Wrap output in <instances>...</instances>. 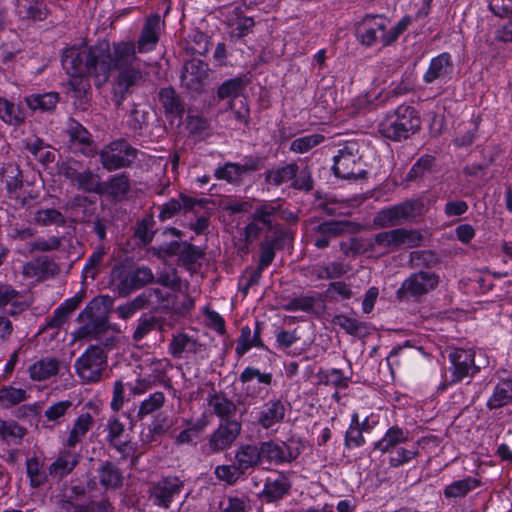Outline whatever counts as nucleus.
I'll return each instance as SVG.
<instances>
[{"mask_svg": "<svg viewBox=\"0 0 512 512\" xmlns=\"http://www.w3.org/2000/svg\"><path fill=\"white\" fill-rule=\"evenodd\" d=\"M479 480L473 477H466L464 479L456 480L447 485L444 488V496L446 498H462L465 497L469 492L479 486Z\"/></svg>", "mask_w": 512, "mask_h": 512, "instance_id": "obj_47", "label": "nucleus"}, {"mask_svg": "<svg viewBox=\"0 0 512 512\" xmlns=\"http://www.w3.org/2000/svg\"><path fill=\"white\" fill-rule=\"evenodd\" d=\"M439 284V276L431 271H419L411 274L406 278L397 294L399 297L410 295L412 297H420L434 290Z\"/></svg>", "mask_w": 512, "mask_h": 512, "instance_id": "obj_17", "label": "nucleus"}, {"mask_svg": "<svg viewBox=\"0 0 512 512\" xmlns=\"http://www.w3.org/2000/svg\"><path fill=\"white\" fill-rule=\"evenodd\" d=\"M208 65L199 59H192L184 65L181 74L182 85L191 92H201L207 78Z\"/></svg>", "mask_w": 512, "mask_h": 512, "instance_id": "obj_18", "label": "nucleus"}, {"mask_svg": "<svg viewBox=\"0 0 512 512\" xmlns=\"http://www.w3.org/2000/svg\"><path fill=\"white\" fill-rule=\"evenodd\" d=\"M64 133L68 138L67 143L71 151L81 153L86 157H93L97 154L96 144L91 133L75 119H68Z\"/></svg>", "mask_w": 512, "mask_h": 512, "instance_id": "obj_13", "label": "nucleus"}, {"mask_svg": "<svg viewBox=\"0 0 512 512\" xmlns=\"http://www.w3.org/2000/svg\"><path fill=\"white\" fill-rule=\"evenodd\" d=\"M26 118L24 110L15 102L0 96V120L10 126H20Z\"/></svg>", "mask_w": 512, "mask_h": 512, "instance_id": "obj_36", "label": "nucleus"}, {"mask_svg": "<svg viewBox=\"0 0 512 512\" xmlns=\"http://www.w3.org/2000/svg\"><path fill=\"white\" fill-rule=\"evenodd\" d=\"M166 252L169 255H179L180 261L189 270L203 257V252L200 248L186 242L183 244L172 242L167 247Z\"/></svg>", "mask_w": 512, "mask_h": 512, "instance_id": "obj_34", "label": "nucleus"}, {"mask_svg": "<svg viewBox=\"0 0 512 512\" xmlns=\"http://www.w3.org/2000/svg\"><path fill=\"white\" fill-rule=\"evenodd\" d=\"M285 414L286 407L284 402L280 399H271L267 401L258 412L257 423L263 429H269L281 423Z\"/></svg>", "mask_w": 512, "mask_h": 512, "instance_id": "obj_29", "label": "nucleus"}, {"mask_svg": "<svg viewBox=\"0 0 512 512\" xmlns=\"http://www.w3.org/2000/svg\"><path fill=\"white\" fill-rule=\"evenodd\" d=\"M453 61L450 53L443 52L430 60L429 66L423 74V81L432 84L436 81L450 79L453 72Z\"/></svg>", "mask_w": 512, "mask_h": 512, "instance_id": "obj_21", "label": "nucleus"}, {"mask_svg": "<svg viewBox=\"0 0 512 512\" xmlns=\"http://www.w3.org/2000/svg\"><path fill=\"white\" fill-rule=\"evenodd\" d=\"M234 460L246 474L258 467L263 462L260 442L239 445Z\"/></svg>", "mask_w": 512, "mask_h": 512, "instance_id": "obj_27", "label": "nucleus"}, {"mask_svg": "<svg viewBox=\"0 0 512 512\" xmlns=\"http://www.w3.org/2000/svg\"><path fill=\"white\" fill-rule=\"evenodd\" d=\"M75 183L85 192H99L101 189L99 176L89 169L82 171Z\"/></svg>", "mask_w": 512, "mask_h": 512, "instance_id": "obj_60", "label": "nucleus"}, {"mask_svg": "<svg viewBox=\"0 0 512 512\" xmlns=\"http://www.w3.org/2000/svg\"><path fill=\"white\" fill-rule=\"evenodd\" d=\"M332 323L336 326H339L347 334L353 336L359 335L363 330L366 329L365 323L344 314L335 315L332 319Z\"/></svg>", "mask_w": 512, "mask_h": 512, "instance_id": "obj_55", "label": "nucleus"}, {"mask_svg": "<svg viewBox=\"0 0 512 512\" xmlns=\"http://www.w3.org/2000/svg\"><path fill=\"white\" fill-rule=\"evenodd\" d=\"M26 429L14 420H3L0 418V436L3 439H22Z\"/></svg>", "mask_w": 512, "mask_h": 512, "instance_id": "obj_61", "label": "nucleus"}, {"mask_svg": "<svg viewBox=\"0 0 512 512\" xmlns=\"http://www.w3.org/2000/svg\"><path fill=\"white\" fill-rule=\"evenodd\" d=\"M160 33V16L158 14H153L146 19L137 43L135 44L138 53L143 54L153 51L159 42Z\"/></svg>", "mask_w": 512, "mask_h": 512, "instance_id": "obj_19", "label": "nucleus"}, {"mask_svg": "<svg viewBox=\"0 0 512 512\" xmlns=\"http://www.w3.org/2000/svg\"><path fill=\"white\" fill-rule=\"evenodd\" d=\"M72 407L73 403L71 400L53 402L45 409L43 416L47 422L53 425H60L65 421V417Z\"/></svg>", "mask_w": 512, "mask_h": 512, "instance_id": "obj_48", "label": "nucleus"}, {"mask_svg": "<svg viewBox=\"0 0 512 512\" xmlns=\"http://www.w3.org/2000/svg\"><path fill=\"white\" fill-rule=\"evenodd\" d=\"M154 281V274L149 267H138L126 275L118 284V293L127 296L132 291L140 289Z\"/></svg>", "mask_w": 512, "mask_h": 512, "instance_id": "obj_26", "label": "nucleus"}, {"mask_svg": "<svg viewBox=\"0 0 512 512\" xmlns=\"http://www.w3.org/2000/svg\"><path fill=\"white\" fill-rule=\"evenodd\" d=\"M107 366L105 350L96 345L89 346L75 361L78 376L86 383H96L101 380L102 372Z\"/></svg>", "mask_w": 512, "mask_h": 512, "instance_id": "obj_6", "label": "nucleus"}, {"mask_svg": "<svg viewBox=\"0 0 512 512\" xmlns=\"http://www.w3.org/2000/svg\"><path fill=\"white\" fill-rule=\"evenodd\" d=\"M264 348V343L261 339V327L259 322H256L254 332L248 325L241 328L240 336L237 339L235 353L238 358L243 357L251 348Z\"/></svg>", "mask_w": 512, "mask_h": 512, "instance_id": "obj_33", "label": "nucleus"}, {"mask_svg": "<svg viewBox=\"0 0 512 512\" xmlns=\"http://www.w3.org/2000/svg\"><path fill=\"white\" fill-rule=\"evenodd\" d=\"M418 213L419 204L416 201H405L380 210L374 218V224L381 228L398 226L415 218Z\"/></svg>", "mask_w": 512, "mask_h": 512, "instance_id": "obj_14", "label": "nucleus"}, {"mask_svg": "<svg viewBox=\"0 0 512 512\" xmlns=\"http://www.w3.org/2000/svg\"><path fill=\"white\" fill-rule=\"evenodd\" d=\"M0 174L5 182L8 197L15 200L22 208L30 207L31 202L37 198V195L31 193L28 195L21 194L23 180L19 166L12 162L6 163L2 167Z\"/></svg>", "mask_w": 512, "mask_h": 512, "instance_id": "obj_16", "label": "nucleus"}, {"mask_svg": "<svg viewBox=\"0 0 512 512\" xmlns=\"http://www.w3.org/2000/svg\"><path fill=\"white\" fill-rule=\"evenodd\" d=\"M133 41H118L110 45L101 40L94 45H73L63 50L61 64L69 75L68 85L80 97L90 89L89 78L96 87H102L113 69L133 66L139 58Z\"/></svg>", "mask_w": 512, "mask_h": 512, "instance_id": "obj_1", "label": "nucleus"}, {"mask_svg": "<svg viewBox=\"0 0 512 512\" xmlns=\"http://www.w3.org/2000/svg\"><path fill=\"white\" fill-rule=\"evenodd\" d=\"M81 456L72 449L61 450L55 460L49 465V475L58 480L63 479L75 469Z\"/></svg>", "mask_w": 512, "mask_h": 512, "instance_id": "obj_25", "label": "nucleus"}, {"mask_svg": "<svg viewBox=\"0 0 512 512\" xmlns=\"http://www.w3.org/2000/svg\"><path fill=\"white\" fill-rule=\"evenodd\" d=\"M159 101L166 114L181 117L184 113V105L172 87H165L159 91Z\"/></svg>", "mask_w": 512, "mask_h": 512, "instance_id": "obj_40", "label": "nucleus"}, {"mask_svg": "<svg viewBox=\"0 0 512 512\" xmlns=\"http://www.w3.org/2000/svg\"><path fill=\"white\" fill-rule=\"evenodd\" d=\"M332 170L335 176L347 180L363 179L367 174L355 144L345 145L338 150L334 156Z\"/></svg>", "mask_w": 512, "mask_h": 512, "instance_id": "obj_7", "label": "nucleus"}, {"mask_svg": "<svg viewBox=\"0 0 512 512\" xmlns=\"http://www.w3.org/2000/svg\"><path fill=\"white\" fill-rule=\"evenodd\" d=\"M243 391L248 399L264 398L269 393L273 381L271 372H261L258 368L247 366L239 375Z\"/></svg>", "mask_w": 512, "mask_h": 512, "instance_id": "obj_11", "label": "nucleus"}, {"mask_svg": "<svg viewBox=\"0 0 512 512\" xmlns=\"http://www.w3.org/2000/svg\"><path fill=\"white\" fill-rule=\"evenodd\" d=\"M324 141V136L321 134H310L302 136L293 140L290 144V150L303 154L310 151Z\"/></svg>", "mask_w": 512, "mask_h": 512, "instance_id": "obj_57", "label": "nucleus"}, {"mask_svg": "<svg viewBox=\"0 0 512 512\" xmlns=\"http://www.w3.org/2000/svg\"><path fill=\"white\" fill-rule=\"evenodd\" d=\"M104 431L108 446L120 454L121 460L132 458V465H134L138 458L134 456L135 446L126 434L125 424L118 417L112 416L107 420Z\"/></svg>", "mask_w": 512, "mask_h": 512, "instance_id": "obj_9", "label": "nucleus"}, {"mask_svg": "<svg viewBox=\"0 0 512 512\" xmlns=\"http://www.w3.org/2000/svg\"><path fill=\"white\" fill-rule=\"evenodd\" d=\"M158 323V320L156 317L151 316L147 317L142 316L137 321L136 329L133 333V340L134 341H141L144 337H146L151 331H153Z\"/></svg>", "mask_w": 512, "mask_h": 512, "instance_id": "obj_63", "label": "nucleus"}, {"mask_svg": "<svg viewBox=\"0 0 512 512\" xmlns=\"http://www.w3.org/2000/svg\"><path fill=\"white\" fill-rule=\"evenodd\" d=\"M207 403L220 422L237 420V405L225 393L213 390L207 397Z\"/></svg>", "mask_w": 512, "mask_h": 512, "instance_id": "obj_28", "label": "nucleus"}, {"mask_svg": "<svg viewBox=\"0 0 512 512\" xmlns=\"http://www.w3.org/2000/svg\"><path fill=\"white\" fill-rule=\"evenodd\" d=\"M107 254V249L103 245H98L92 254L88 257L86 264L82 270L83 278H90L94 280L100 273V265L104 256Z\"/></svg>", "mask_w": 512, "mask_h": 512, "instance_id": "obj_49", "label": "nucleus"}, {"mask_svg": "<svg viewBox=\"0 0 512 512\" xmlns=\"http://www.w3.org/2000/svg\"><path fill=\"white\" fill-rule=\"evenodd\" d=\"M291 489V482L288 476L282 472L275 477H268L265 480L264 487L260 497L267 503H273L281 500Z\"/></svg>", "mask_w": 512, "mask_h": 512, "instance_id": "obj_23", "label": "nucleus"}, {"mask_svg": "<svg viewBox=\"0 0 512 512\" xmlns=\"http://www.w3.org/2000/svg\"><path fill=\"white\" fill-rule=\"evenodd\" d=\"M281 204L275 201L265 202L256 208L253 216L254 220L259 221L264 227L272 228L275 216L279 213Z\"/></svg>", "mask_w": 512, "mask_h": 512, "instance_id": "obj_50", "label": "nucleus"}, {"mask_svg": "<svg viewBox=\"0 0 512 512\" xmlns=\"http://www.w3.org/2000/svg\"><path fill=\"white\" fill-rule=\"evenodd\" d=\"M412 22L413 18L406 15L390 27V20L386 16L367 14L358 24L357 37L366 47L377 44L388 47L398 40Z\"/></svg>", "mask_w": 512, "mask_h": 512, "instance_id": "obj_2", "label": "nucleus"}, {"mask_svg": "<svg viewBox=\"0 0 512 512\" xmlns=\"http://www.w3.org/2000/svg\"><path fill=\"white\" fill-rule=\"evenodd\" d=\"M119 74L115 81L114 95L117 98V103L120 104L130 88L139 84L143 79V72L140 67L129 66L120 68Z\"/></svg>", "mask_w": 512, "mask_h": 512, "instance_id": "obj_22", "label": "nucleus"}, {"mask_svg": "<svg viewBox=\"0 0 512 512\" xmlns=\"http://www.w3.org/2000/svg\"><path fill=\"white\" fill-rule=\"evenodd\" d=\"M512 402V382L502 381L498 383L492 395L487 401V407L490 410L504 407Z\"/></svg>", "mask_w": 512, "mask_h": 512, "instance_id": "obj_44", "label": "nucleus"}, {"mask_svg": "<svg viewBox=\"0 0 512 512\" xmlns=\"http://www.w3.org/2000/svg\"><path fill=\"white\" fill-rule=\"evenodd\" d=\"M164 403L165 395L163 392L156 391L150 394L148 398L141 402L137 412V417L141 420L144 419L146 416L162 408Z\"/></svg>", "mask_w": 512, "mask_h": 512, "instance_id": "obj_53", "label": "nucleus"}, {"mask_svg": "<svg viewBox=\"0 0 512 512\" xmlns=\"http://www.w3.org/2000/svg\"><path fill=\"white\" fill-rule=\"evenodd\" d=\"M243 87L244 82L241 78L228 79L218 88V98L221 100L226 98H236L240 95Z\"/></svg>", "mask_w": 512, "mask_h": 512, "instance_id": "obj_58", "label": "nucleus"}, {"mask_svg": "<svg viewBox=\"0 0 512 512\" xmlns=\"http://www.w3.org/2000/svg\"><path fill=\"white\" fill-rule=\"evenodd\" d=\"M355 224L348 220H329L318 224L314 228L316 234H323L328 239L336 238L345 233L352 232Z\"/></svg>", "mask_w": 512, "mask_h": 512, "instance_id": "obj_38", "label": "nucleus"}, {"mask_svg": "<svg viewBox=\"0 0 512 512\" xmlns=\"http://www.w3.org/2000/svg\"><path fill=\"white\" fill-rule=\"evenodd\" d=\"M363 431L358 428V413L354 412L351 415L349 427L345 433L344 445L346 448H359L366 443L363 436Z\"/></svg>", "mask_w": 512, "mask_h": 512, "instance_id": "obj_51", "label": "nucleus"}, {"mask_svg": "<svg viewBox=\"0 0 512 512\" xmlns=\"http://www.w3.org/2000/svg\"><path fill=\"white\" fill-rule=\"evenodd\" d=\"M389 453V466L391 468H399L416 459L420 455V450L418 443H413L408 447H396L394 451Z\"/></svg>", "mask_w": 512, "mask_h": 512, "instance_id": "obj_42", "label": "nucleus"}, {"mask_svg": "<svg viewBox=\"0 0 512 512\" xmlns=\"http://www.w3.org/2000/svg\"><path fill=\"white\" fill-rule=\"evenodd\" d=\"M475 354L472 350L455 349L449 354L451 366L444 372L443 381L439 386L445 390L448 386L472 377L479 372V367L474 363Z\"/></svg>", "mask_w": 512, "mask_h": 512, "instance_id": "obj_5", "label": "nucleus"}, {"mask_svg": "<svg viewBox=\"0 0 512 512\" xmlns=\"http://www.w3.org/2000/svg\"><path fill=\"white\" fill-rule=\"evenodd\" d=\"M184 488V482L177 476H165L151 484L149 488L150 500L154 505L168 509L175 497L179 496Z\"/></svg>", "mask_w": 512, "mask_h": 512, "instance_id": "obj_15", "label": "nucleus"}, {"mask_svg": "<svg viewBox=\"0 0 512 512\" xmlns=\"http://www.w3.org/2000/svg\"><path fill=\"white\" fill-rule=\"evenodd\" d=\"M267 184L278 187L289 183L295 190L309 192L313 189V179L308 167L300 170L296 162L287 163L266 171Z\"/></svg>", "mask_w": 512, "mask_h": 512, "instance_id": "obj_4", "label": "nucleus"}, {"mask_svg": "<svg viewBox=\"0 0 512 512\" xmlns=\"http://www.w3.org/2000/svg\"><path fill=\"white\" fill-rule=\"evenodd\" d=\"M201 344L186 333H177L172 335L168 346V352L173 358L180 359L184 353L196 354Z\"/></svg>", "mask_w": 512, "mask_h": 512, "instance_id": "obj_35", "label": "nucleus"}, {"mask_svg": "<svg viewBox=\"0 0 512 512\" xmlns=\"http://www.w3.org/2000/svg\"><path fill=\"white\" fill-rule=\"evenodd\" d=\"M215 477L227 485L233 486L241 480H245L247 474L240 468L234 460L233 464L218 465L214 469Z\"/></svg>", "mask_w": 512, "mask_h": 512, "instance_id": "obj_43", "label": "nucleus"}, {"mask_svg": "<svg viewBox=\"0 0 512 512\" xmlns=\"http://www.w3.org/2000/svg\"><path fill=\"white\" fill-rule=\"evenodd\" d=\"M421 118L410 105H399L385 114L378 124V132L394 142L406 140L420 130Z\"/></svg>", "mask_w": 512, "mask_h": 512, "instance_id": "obj_3", "label": "nucleus"}, {"mask_svg": "<svg viewBox=\"0 0 512 512\" xmlns=\"http://www.w3.org/2000/svg\"><path fill=\"white\" fill-rule=\"evenodd\" d=\"M409 437L410 433L407 429L393 425L374 443V449L381 453L392 452L396 447L405 444L409 440Z\"/></svg>", "mask_w": 512, "mask_h": 512, "instance_id": "obj_31", "label": "nucleus"}, {"mask_svg": "<svg viewBox=\"0 0 512 512\" xmlns=\"http://www.w3.org/2000/svg\"><path fill=\"white\" fill-rule=\"evenodd\" d=\"M136 154L137 150L125 140H115L102 147L99 159L104 169L114 171L128 167L135 160Z\"/></svg>", "mask_w": 512, "mask_h": 512, "instance_id": "obj_8", "label": "nucleus"}, {"mask_svg": "<svg viewBox=\"0 0 512 512\" xmlns=\"http://www.w3.org/2000/svg\"><path fill=\"white\" fill-rule=\"evenodd\" d=\"M58 265L50 258L38 257L23 265L22 274L25 278L40 281L58 273Z\"/></svg>", "mask_w": 512, "mask_h": 512, "instance_id": "obj_24", "label": "nucleus"}, {"mask_svg": "<svg viewBox=\"0 0 512 512\" xmlns=\"http://www.w3.org/2000/svg\"><path fill=\"white\" fill-rule=\"evenodd\" d=\"M150 374L148 377H151L152 380L156 382L162 381L166 376L168 369L172 367L171 362L167 358L163 359H152L148 364Z\"/></svg>", "mask_w": 512, "mask_h": 512, "instance_id": "obj_64", "label": "nucleus"}, {"mask_svg": "<svg viewBox=\"0 0 512 512\" xmlns=\"http://www.w3.org/2000/svg\"><path fill=\"white\" fill-rule=\"evenodd\" d=\"M26 390L12 386L0 387V404L4 406H14L27 399Z\"/></svg>", "mask_w": 512, "mask_h": 512, "instance_id": "obj_56", "label": "nucleus"}, {"mask_svg": "<svg viewBox=\"0 0 512 512\" xmlns=\"http://www.w3.org/2000/svg\"><path fill=\"white\" fill-rule=\"evenodd\" d=\"M96 478L101 487L108 490H116L123 485V473L121 469L111 461H102L96 469Z\"/></svg>", "mask_w": 512, "mask_h": 512, "instance_id": "obj_30", "label": "nucleus"}, {"mask_svg": "<svg viewBox=\"0 0 512 512\" xmlns=\"http://www.w3.org/2000/svg\"><path fill=\"white\" fill-rule=\"evenodd\" d=\"M59 361L55 358L41 359L29 367L30 377L35 381H44L56 375Z\"/></svg>", "mask_w": 512, "mask_h": 512, "instance_id": "obj_39", "label": "nucleus"}, {"mask_svg": "<svg viewBox=\"0 0 512 512\" xmlns=\"http://www.w3.org/2000/svg\"><path fill=\"white\" fill-rule=\"evenodd\" d=\"M317 301L318 298L315 295H300L289 300L282 308L289 312L303 311L310 313L314 310Z\"/></svg>", "mask_w": 512, "mask_h": 512, "instance_id": "obj_54", "label": "nucleus"}, {"mask_svg": "<svg viewBox=\"0 0 512 512\" xmlns=\"http://www.w3.org/2000/svg\"><path fill=\"white\" fill-rule=\"evenodd\" d=\"M26 473L32 488H39L48 480L49 471L44 469V463L37 457L26 459Z\"/></svg>", "mask_w": 512, "mask_h": 512, "instance_id": "obj_45", "label": "nucleus"}, {"mask_svg": "<svg viewBox=\"0 0 512 512\" xmlns=\"http://www.w3.org/2000/svg\"><path fill=\"white\" fill-rule=\"evenodd\" d=\"M94 416L89 412L79 414L71 423L68 434L63 442L65 448L74 449L81 444L88 432L94 427Z\"/></svg>", "mask_w": 512, "mask_h": 512, "instance_id": "obj_20", "label": "nucleus"}, {"mask_svg": "<svg viewBox=\"0 0 512 512\" xmlns=\"http://www.w3.org/2000/svg\"><path fill=\"white\" fill-rule=\"evenodd\" d=\"M34 223L39 226H64L66 223L64 215L57 209H39L34 214Z\"/></svg>", "mask_w": 512, "mask_h": 512, "instance_id": "obj_52", "label": "nucleus"}, {"mask_svg": "<svg viewBox=\"0 0 512 512\" xmlns=\"http://www.w3.org/2000/svg\"><path fill=\"white\" fill-rule=\"evenodd\" d=\"M264 269L258 266L256 269L247 268L239 279L240 290L244 295L248 294L252 286L258 285Z\"/></svg>", "mask_w": 512, "mask_h": 512, "instance_id": "obj_62", "label": "nucleus"}, {"mask_svg": "<svg viewBox=\"0 0 512 512\" xmlns=\"http://www.w3.org/2000/svg\"><path fill=\"white\" fill-rule=\"evenodd\" d=\"M259 169V162L257 160H251L246 164H238L228 162L222 167H218L215 170V177L219 180H225L229 183L238 182L242 175L250 172L257 171Z\"/></svg>", "mask_w": 512, "mask_h": 512, "instance_id": "obj_32", "label": "nucleus"}, {"mask_svg": "<svg viewBox=\"0 0 512 512\" xmlns=\"http://www.w3.org/2000/svg\"><path fill=\"white\" fill-rule=\"evenodd\" d=\"M27 106L32 111L50 112L59 102V95L55 92L32 94L25 98Z\"/></svg>", "mask_w": 512, "mask_h": 512, "instance_id": "obj_41", "label": "nucleus"}, {"mask_svg": "<svg viewBox=\"0 0 512 512\" xmlns=\"http://www.w3.org/2000/svg\"><path fill=\"white\" fill-rule=\"evenodd\" d=\"M321 381L324 385H331L339 389L348 387L350 377L345 376L342 370L332 368L322 374Z\"/></svg>", "mask_w": 512, "mask_h": 512, "instance_id": "obj_59", "label": "nucleus"}, {"mask_svg": "<svg viewBox=\"0 0 512 512\" xmlns=\"http://www.w3.org/2000/svg\"><path fill=\"white\" fill-rule=\"evenodd\" d=\"M260 447L263 461L275 465L293 462L303 450L301 442L293 439L280 443L273 440L262 441Z\"/></svg>", "mask_w": 512, "mask_h": 512, "instance_id": "obj_10", "label": "nucleus"}, {"mask_svg": "<svg viewBox=\"0 0 512 512\" xmlns=\"http://www.w3.org/2000/svg\"><path fill=\"white\" fill-rule=\"evenodd\" d=\"M80 302L81 299L78 297L66 299L55 309L53 315L47 319L46 327L55 329L62 327L69 316L78 308Z\"/></svg>", "mask_w": 512, "mask_h": 512, "instance_id": "obj_37", "label": "nucleus"}, {"mask_svg": "<svg viewBox=\"0 0 512 512\" xmlns=\"http://www.w3.org/2000/svg\"><path fill=\"white\" fill-rule=\"evenodd\" d=\"M348 267L340 261H334L329 264H316L312 267L311 273L317 280L336 279L345 275Z\"/></svg>", "mask_w": 512, "mask_h": 512, "instance_id": "obj_46", "label": "nucleus"}, {"mask_svg": "<svg viewBox=\"0 0 512 512\" xmlns=\"http://www.w3.org/2000/svg\"><path fill=\"white\" fill-rule=\"evenodd\" d=\"M242 432L240 420L220 422L217 428L208 436L209 454L224 452L232 447Z\"/></svg>", "mask_w": 512, "mask_h": 512, "instance_id": "obj_12", "label": "nucleus"}]
</instances>
